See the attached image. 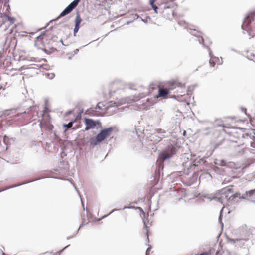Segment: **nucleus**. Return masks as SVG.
Here are the masks:
<instances>
[{"instance_id": "23", "label": "nucleus", "mask_w": 255, "mask_h": 255, "mask_svg": "<svg viewBox=\"0 0 255 255\" xmlns=\"http://www.w3.org/2000/svg\"><path fill=\"white\" fill-rule=\"evenodd\" d=\"M251 146L253 148V152L255 153V137H254L253 141L251 143Z\"/></svg>"}, {"instance_id": "29", "label": "nucleus", "mask_w": 255, "mask_h": 255, "mask_svg": "<svg viewBox=\"0 0 255 255\" xmlns=\"http://www.w3.org/2000/svg\"><path fill=\"white\" fill-rule=\"evenodd\" d=\"M69 246V245H68L66 246H65L64 248H63L62 249L60 250L58 252H57V255H59Z\"/></svg>"}, {"instance_id": "41", "label": "nucleus", "mask_w": 255, "mask_h": 255, "mask_svg": "<svg viewBox=\"0 0 255 255\" xmlns=\"http://www.w3.org/2000/svg\"><path fill=\"white\" fill-rule=\"evenodd\" d=\"M202 42H203V39L202 38Z\"/></svg>"}, {"instance_id": "40", "label": "nucleus", "mask_w": 255, "mask_h": 255, "mask_svg": "<svg viewBox=\"0 0 255 255\" xmlns=\"http://www.w3.org/2000/svg\"><path fill=\"white\" fill-rule=\"evenodd\" d=\"M70 237H67V239H70Z\"/></svg>"}, {"instance_id": "7", "label": "nucleus", "mask_w": 255, "mask_h": 255, "mask_svg": "<svg viewBox=\"0 0 255 255\" xmlns=\"http://www.w3.org/2000/svg\"><path fill=\"white\" fill-rule=\"evenodd\" d=\"M80 0H74L60 14L58 18L64 16L70 13L78 4Z\"/></svg>"}, {"instance_id": "26", "label": "nucleus", "mask_w": 255, "mask_h": 255, "mask_svg": "<svg viewBox=\"0 0 255 255\" xmlns=\"http://www.w3.org/2000/svg\"><path fill=\"white\" fill-rule=\"evenodd\" d=\"M72 126H73V122H69L68 124H64V127H67L68 128H71L72 127Z\"/></svg>"}, {"instance_id": "6", "label": "nucleus", "mask_w": 255, "mask_h": 255, "mask_svg": "<svg viewBox=\"0 0 255 255\" xmlns=\"http://www.w3.org/2000/svg\"><path fill=\"white\" fill-rule=\"evenodd\" d=\"M172 88H164L163 86H159L158 94L155 96V98L156 99L161 98L162 99H167L170 90Z\"/></svg>"}, {"instance_id": "3", "label": "nucleus", "mask_w": 255, "mask_h": 255, "mask_svg": "<svg viewBox=\"0 0 255 255\" xmlns=\"http://www.w3.org/2000/svg\"><path fill=\"white\" fill-rule=\"evenodd\" d=\"M175 0H170L163 4L162 11V16L167 19H171L174 16Z\"/></svg>"}, {"instance_id": "28", "label": "nucleus", "mask_w": 255, "mask_h": 255, "mask_svg": "<svg viewBox=\"0 0 255 255\" xmlns=\"http://www.w3.org/2000/svg\"><path fill=\"white\" fill-rule=\"evenodd\" d=\"M151 6H152V7L153 8L155 13H158V12H157L158 7L157 6H156L155 4L151 5Z\"/></svg>"}, {"instance_id": "1", "label": "nucleus", "mask_w": 255, "mask_h": 255, "mask_svg": "<svg viewBox=\"0 0 255 255\" xmlns=\"http://www.w3.org/2000/svg\"><path fill=\"white\" fill-rule=\"evenodd\" d=\"M242 28L247 32L251 38L255 37V10L247 13L242 23Z\"/></svg>"}, {"instance_id": "37", "label": "nucleus", "mask_w": 255, "mask_h": 255, "mask_svg": "<svg viewBox=\"0 0 255 255\" xmlns=\"http://www.w3.org/2000/svg\"><path fill=\"white\" fill-rule=\"evenodd\" d=\"M127 208H130V207H127V206H125V207H124L123 208V209H125Z\"/></svg>"}, {"instance_id": "39", "label": "nucleus", "mask_w": 255, "mask_h": 255, "mask_svg": "<svg viewBox=\"0 0 255 255\" xmlns=\"http://www.w3.org/2000/svg\"><path fill=\"white\" fill-rule=\"evenodd\" d=\"M144 226H145V228H147V225H146V224L145 222H144Z\"/></svg>"}, {"instance_id": "17", "label": "nucleus", "mask_w": 255, "mask_h": 255, "mask_svg": "<svg viewBox=\"0 0 255 255\" xmlns=\"http://www.w3.org/2000/svg\"><path fill=\"white\" fill-rule=\"evenodd\" d=\"M231 194L230 195L229 197V202L231 201H235L236 200V198L241 197L240 193L239 192L233 193H231Z\"/></svg>"}, {"instance_id": "31", "label": "nucleus", "mask_w": 255, "mask_h": 255, "mask_svg": "<svg viewBox=\"0 0 255 255\" xmlns=\"http://www.w3.org/2000/svg\"><path fill=\"white\" fill-rule=\"evenodd\" d=\"M218 219H219V221L220 222V223L221 224L222 227H223V223L222 222V217H221V215L219 216Z\"/></svg>"}, {"instance_id": "11", "label": "nucleus", "mask_w": 255, "mask_h": 255, "mask_svg": "<svg viewBox=\"0 0 255 255\" xmlns=\"http://www.w3.org/2000/svg\"><path fill=\"white\" fill-rule=\"evenodd\" d=\"M164 160H156L155 165H153V167L155 168V173L160 175L161 172L162 171L164 168L163 161Z\"/></svg>"}, {"instance_id": "9", "label": "nucleus", "mask_w": 255, "mask_h": 255, "mask_svg": "<svg viewBox=\"0 0 255 255\" xmlns=\"http://www.w3.org/2000/svg\"><path fill=\"white\" fill-rule=\"evenodd\" d=\"M233 193V189L230 187L222 189L219 191V193L221 195H222V197H223V198L226 199L228 201H229V197L230 195V194Z\"/></svg>"}, {"instance_id": "25", "label": "nucleus", "mask_w": 255, "mask_h": 255, "mask_svg": "<svg viewBox=\"0 0 255 255\" xmlns=\"http://www.w3.org/2000/svg\"><path fill=\"white\" fill-rule=\"evenodd\" d=\"M212 199H216L217 201L222 203V200L224 198H223V197H222V195H221L220 197H213Z\"/></svg>"}, {"instance_id": "24", "label": "nucleus", "mask_w": 255, "mask_h": 255, "mask_svg": "<svg viewBox=\"0 0 255 255\" xmlns=\"http://www.w3.org/2000/svg\"><path fill=\"white\" fill-rule=\"evenodd\" d=\"M121 209H113L107 215H105L104 216H103L101 219H103V218H105L107 217H108L109 215H110L111 213H112L113 212L116 211H118V210H120Z\"/></svg>"}, {"instance_id": "35", "label": "nucleus", "mask_w": 255, "mask_h": 255, "mask_svg": "<svg viewBox=\"0 0 255 255\" xmlns=\"http://www.w3.org/2000/svg\"><path fill=\"white\" fill-rule=\"evenodd\" d=\"M83 226V224H81V225L80 226V227H79V229H78V230H79V229H80V228H81ZM78 231H77V232H78Z\"/></svg>"}, {"instance_id": "33", "label": "nucleus", "mask_w": 255, "mask_h": 255, "mask_svg": "<svg viewBox=\"0 0 255 255\" xmlns=\"http://www.w3.org/2000/svg\"><path fill=\"white\" fill-rule=\"evenodd\" d=\"M151 249V247H149L147 250H146V251H147L148 252H149V251Z\"/></svg>"}, {"instance_id": "21", "label": "nucleus", "mask_w": 255, "mask_h": 255, "mask_svg": "<svg viewBox=\"0 0 255 255\" xmlns=\"http://www.w3.org/2000/svg\"><path fill=\"white\" fill-rule=\"evenodd\" d=\"M226 239L228 242L231 243L233 244H235L237 241H242L243 240L242 239H232L229 237H227Z\"/></svg>"}, {"instance_id": "15", "label": "nucleus", "mask_w": 255, "mask_h": 255, "mask_svg": "<svg viewBox=\"0 0 255 255\" xmlns=\"http://www.w3.org/2000/svg\"><path fill=\"white\" fill-rule=\"evenodd\" d=\"M45 39V35H41L37 37L35 40V45L38 47H40L41 45H43V40Z\"/></svg>"}, {"instance_id": "5", "label": "nucleus", "mask_w": 255, "mask_h": 255, "mask_svg": "<svg viewBox=\"0 0 255 255\" xmlns=\"http://www.w3.org/2000/svg\"><path fill=\"white\" fill-rule=\"evenodd\" d=\"M176 147L175 145H169L168 147L163 151L160 154L161 159H167L172 157L176 153Z\"/></svg>"}, {"instance_id": "30", "label": "nucleus", "mask_w": 255, "mask_h": 255, "mask_svg": "<svg viewBox=\"0 0 255 255\" xmlns=\"http://www.w3.org/2000/svg\"><path fill=\"white\" fill-rule=\"evenodd\" d=\"M157 0H149V4L151 5H153L154 4V2L156 1Z\"/></svg>"}, {"instance_id": "10", "label": "nucleus", "mask_w": 255, "mask_h": 255, "mask_svg": "<svg viewBox=\"0 0 255 255\" xmlns=\"http://www.w3.org/2000/svg\"><path fill=\"white\" fill-rule=\"evenodd\" d=\"M75 28L74 29V35H76V34L79 31L80 28V24L82 21V19L80 16V14L79 12L76 14V16L75 19Z\"/></svg>"}, {"instance_id": "34", "label": "nucleus", "mask_w": 255, "mask_h": 255, "mask_svg": "<svg viewBox=\"0 0 255 255\" xmlns=\"http://www.w3.org/2000/svg\"><path fill=\"white\" fill-rule=\"evenodd\" d=\"M81 202H82V206H83V210H85L84 205V204H83V202H82V199H81Z\"/></svg>"}, {"instance_id": "42", "label": "nucleus", "mask_w": 255, "mask_h": 255, "mask_svg": "<svg viewBox=\"0 0 255 255\" xmlns=\"http://www.w3.org/2000/svg\"><path fill=\"white\" fill-rule=\"evenodd\" d=\"M20 115H21V114H20V115H19V114H17V116H20Z\"/></svg>"}, {"instance_id": "20", "label": "nucleus", "mask_w": 255, "mask_h": 255, "mask_svg": "<svg viewBox=\"0 0 255 255\" xmlns=\"http://www.w3.org/2000/svg\"><path fill=\"white\" fill-rule=\"evenodd\" d=\"M191 161V167H190V168L191 169H194L195 168V167L196 166H197V163H200V161L201 160H190ZM202 161H205L206 160H201Z\"/></svg>"}, {"instance_id": "18", "label": "nucleus", "mask_w": 255, "mask_h": 255, "mask_svg": "<svg viewBox=\"0 0 255 255\" xmlns=\"http://www.w3.org/2000/svg\"><path fill=\"white\" fill-rule=\"evenodd\" d=\"M215 164L218 165H220L222 166H231L232 164V162H229L227 165V163L226 162V160H215Z\"/></svg>"}, {"instance_id": "36", "label": "nucleus", "mask_w": 255, "mask_h": 255, "mask_svg": "<svg viewBox=\"0 0 255 255\" xmlns=\"http://www.w3.org/2000/svg\"><path fill=\"white\" fill-rule=\"evenodd\" d=\"M145 255H149V253L146 251Z\"/></svg>"}, {"instance_id": "22", "label": "nucleus", "mask_w": 255, "mask_h": 255, "mask_svg": "<svg viewBox=\"0 0 255 255\" xmlns=\"http://www.w3.org/2000/svg\"><path fill=\"white\" fill-rule=\"evenodd\" d=\"M145 95L144 94H140L138 95V96H135L134 98L133 99V100L134 101H137L140 100L141 98H142L144 97H145Z\"/></svg>"}, {"instance_id": "13", "label": "nucleus", "mask_w": 255, "mask_h": 255, "mask_svg": "<svg viewBox=\"0 0 255 255\" xmlns=\"http://www.w3.org/2000/svg\"><path fill=\"white\" fill-rule=\"evenodd\" d=\"M246 56L248 58L255 62V48L253 47L248 49L246 51Z\"/></svg>"}, {"instance_id": "16", "label": "nucleus", "mask_w": 255, "mask_h": 255, "mask_svg": "<svg viewBox=\"0 0 255 255\" xmlns=\"http://www.w3.org/2000/svg\"><path fill=\"white\" fill-rule=\"evenodd\" d=\"M38 180V179H34V180H31V181H27V182H23V183H20V184H17V185H13L11 186L7 187H6L5 189L0 190V192L4 191H5V190H6L7 189H9L10 188L16 187H18V186H19L25 184L26 183H28L34 181H36V180Z\"/></svg>"}, {"instance_id": "8", "label": "nucleus", "mask_w": 255, "mask_h": 255, "mask_svg": "<svg viewBox=\"0 0 255 255\" xmlns=\"http://www.w3.org/2000/svg\"><path fill=\"white\" fill-rule=\"evenodd\" d=\"M239 199H247L251 202H255V189L246 192L245 194L239 197Z\"/></svg>"}, {"instance_id": "27", "label": "nucleus", "mask_w": 255, "mask_h": 255, "mask_svg": "<svg viewBox=\"0 0 255 255\" xmlns=\"http://www.w3.org/2000/svg\"><path fill=\"white\" fill-rule=\"evenodd\" d=\"M242 239L243 240L242 241H237L236 242H239V244L238 245L239 246H244L245 245L244 242L247 241V240H245L244 239Z\"/></svg>"}, {"instance_id": "2", "label": "nucleus", "mask_w": 255, "mask_h": 255, "mask_svg": "<svg viewBox=\"0 0 255 255\" xmlns=\"http://www.w3.org/2000/svg\"><path fill=\"white\" fill-rule=\"evenodd\" d=\"M114 130L113 127H110L101 130L97 135L91 139V144L96 145L104 140L107 137L111 135Z\"/></svg>"}, {"instance_id": "19", "label": "nucleus", "mask_w": 255, "mask_h": 255, "mask_svg": "<svg viewBox=\"0 0 255 255\" xmlns=\"http://www.w3.org/2000/svg\"><path fill=\"white\" fill-rule=\"evenodd\" d=\"M218 60V58L216 57H211L210 60H209V64L211 67H214L217 61Z\"/></svg>"}, {"instance_id": "4", "label": "nucleus", "mask_w": 255, "mask_h": 255, "mask_svg": "<svg viewBox=\"0 0 255 255\" xmlns=\"http://www.w3.org/2000/svg\"><path fill=\"white\" fill-rule=\"evenodd\" d=\"M49 112L50 110L47 108H46L44 111V114L40 123V126L41 128L51 130L53 128V126L51 124V118Z\"/></svg>"}, {"instance_id": "14", "label": "nucleus", "mask_w": 255, "mask_h": 255, "mask_svg": "<svg viewBox=\"0 0 255 255\" xmlns=\"http://www.w3.org/2000/svg\"><path fill=\"white\" fill-rule=\"evenodd\" d=\"M15 20V19L14 18H12L6 15L4 17V21L3 23L1 24V27H2L3 25L5 24H6V27H9L14 23Z\"/></svg>"}, {"instance_id": "32", "label": "nucleus", "mask_w": 255, "mask_h": 255, "mask_svg": "<svg viewBox=\"0 0 255 255\" xmlns=\"http://www.w3.org/2000/svg\"><path fill=\"white\" fill-rule=\"evenodd\" d=\"M198 255H207V252L202 253H200V254H199Z\"/></svg>"}, {"instance_id": "12", "label": "nucleus", "mask_w": 255, "mask_h": 255, "mask_svg": "<svg viewBox=\"0 0 255 255\" xmlns=\"http://www.w3.org/2000/svg\"><path fill=\"white\" fill-rule=\"evenodd\" d=\"M85 123L86 124L85 130H88L91 128H93L96 126V123L91 119L85 118Z\"/></svg>"}, {"instance_id": "38", "label": "nucleus", "mask_w": 255, "mask_h": 255, "mask_svg": "<svg viewBox=\"0 0 255 255\" xmlns=\"http://www.w3.org/2000/svg\"><path fill=\"white\" fill-rule=\"evenodd\" d=\"M138 208L139 209V210L143 211V210L141 207H138Z\"/></svg>"}]
</instances>
